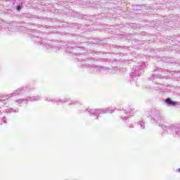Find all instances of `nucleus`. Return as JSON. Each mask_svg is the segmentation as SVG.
Segmentation results:
<instances>
[{"mask_svg":"<svg viewBox=\"0 0 180 180\" xmlns=\"http://www.w3.org/2000/svg\"><path fill=\"white\" fill-rule=\"evenodd\" d=\"M178 172H180V168L179 169Z\"/></svg>","mask_w":180,"mask_h":180,"instance_id":"7ed1b4c3","label":"nucleus"},{"mask_svg":"<svg viewBox=\"0 0 180 180\" xmlns=\"http://www.w3.org/2000/svg\"><path fill=\"white\" fill-rule=\"evenodd\" d=\"M165 102L166 103H169V105H172L173 106H175V105H176V103L172 101L171 98H167Z\"/></svg>","mask_w":180,"mask_h":180,"instance_id":"f257e3e1","label":"nucleus"},{"mask_svg":"<svg viewBox=\"0 0 180 180\" xmlns=\"http://www.w3.org/2000/svg\"><path fill=\"white\" fill-rule=\"evenodd\" d=\"M17 11H20V6H17Z\"/></svg>","mask_w":180,"mask_h":180,"instance_id":"f03ea898","label":"nucleus"}]
</instances>
